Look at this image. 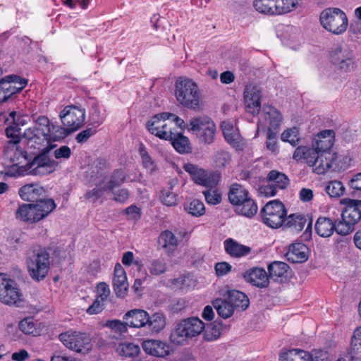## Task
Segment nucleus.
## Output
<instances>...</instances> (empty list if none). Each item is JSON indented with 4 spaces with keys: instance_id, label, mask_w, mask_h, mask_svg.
Instances as JSON below:
<instances>
[{
    "instance_id": "1",
    "label": "nucleus",
    "mask_w": 361,
    "mask_h": 361,
    "mask_svg": "<svg viewBox=\"0 0 361 361\" xmlns=\"http://www.w3.org/2000/svg\"><path fill=\"white\" fill-rule=\"evenodd\" d=\"M175 97L185 108L197 110L202 103L201 92L197 84L187 77L178 78L175 83Z\"/></svg>"
},
{
    "instance_id": "2",
    "label": "nucleus",
    "mask_w": 361,
    "mask_h": 361,
    "mask_svg": "<svg viewBox=\"0 0 361 361\" xmlns=\"http://www.w3.org/2000/svg\"><path fill=\"white\" fill-rule=\"evenodd\" d=\"M27 267L30 277L36 281L43 280L49 270V255L40 246H33L27 254Z\"/></svg>"
},
{
    "instance_id": "3",
    "label": "nucleus",
    "mask_w": 361,
    "mask_h": 361,
    "mask_svg": "<svg viewBox=\"0 0 361 361\" xmlns=\"http://www.w3.org/2000/svg\"><path fill=\"white\" fill-rule=\"evenodd\" d=\"M55 208L52 199L42 200L35 204H23L16 211V217L23 221L35 223L45 218Z\"/></svg>"
},
{
    "instance_id": "4",
    "label": "nucleus",
    "mask_w": 361,
    "mask_h": 361,
    "mask_svg": "<svg viewBox=\"0 0 361 361\" xmlns=\"http://www.w3.org/2000/svg\"><path fill=\"white\" fill-rule=\"evenodd\" d=\"M187 130L195 133L201 143L210 145L214 141L216 127L209 117L198 116L190 119Z\"/></svg>"
},
{
    "instance_id": "5",
    "label": "nucleus",
    "mask_w": 361,
    "mask_h": 361,
    "mask_svg": "<svg viewBox=\"0 0 361 361\" xmlns=\"http://www.w3.org/2000/svg\"><path fill=\"white\" fill-rule=\"evenodd\" d=\"M204 322L197 317L183 320L171 332L170 339L175 344H183L188 339L200 335L204 329Z\"/></svg>"
},
{
    "instance_id": "6",
    "label": "nucleus",
    "mask_w": 361,
    "mask_h": 361,
    "mask_svg": "<svg viewBox=\"0 0 361 361\" xmlns=\"http://www.w3.org/2000/svg\"><path fill=\"white\" fill-rule=\"evenodd\" d=\"M0 301L18 307L24 306L25 302L17 282L4 273H0Z\"/></svg>"
},
{
    "instance_id": "7",
    "label": "nucleus",
    "mask_w": 361,
    "mask_h": 361,
    "mask_svg": "<svg viewBox=\"0 0 361 361\" xmlns=\"http://www.w3.org/2000/svg\"><path fill=\"white\" fill-rule=\"evenodd\" d=\"M335 133L332 130H324L313 138L312 146L324 162L329 164V169L336 159V152L333 150Z\"/></svg>"
},
{
    "instance_id": "8",
    "label": "nucleus",
    "mask_w": 361,
    "mask_h": 361,
    "mask_svg": "<svg viewBox=\"0 0 361 361\" xmlns=\"http://www.w3.org/2000/svg\"><path fill=\"white\" fill-rule=\"evenodd\" d=\"M49 126V118L44 116H40L35 121V126L25 130L23 136L27 140V144L30 147L41 149L47 146Z\"/></svg>"
},
{
    "instance_id": "9",
    "label": "nucleus",
    "mask_w": 361,
    "mask_h": 361,
    "mask_svg": "<svg viewBox=\"0 0 361 361\" xmlns=\"http://www.w3.org/2000/svg\"><path fill=\"white\" fill-rule=\"evenodd\" d=\"M320 22L323 27L335 35L343 33L348 27L345 13L339 8H326L320 14Z\"/></svg>"
},
{
    "instance_id": "10",
    "label": "nucleus",
    "mask_w": 361,
    "mask_h": 361,
    "mask_svg": "<svg viewBox=\"0 0 361 361\" xmlns=\"http://www.w3.org/2000/svg\"><path fill=\"white\" fill-rule=\"evenodd\" d=\"M293 158L296 161L304 160L317 174H324L329 170V164L324 162L312 146V147L305 146L297 147L293 153Z\"/></svg>"
},
{
    "instance_id": "11",
    "label": "nucleus",
    "mask_w": 361,
    "mask_h": 361,
    "mask_svg": "<svg viewBox=\"0 0 361 361\" xmlns=\"http://www.w3.org/2000/svg\"><path fill=\"white\" fill-rule=\"evenodd\" d=\"M263 222L272 228H276L283 225L286 212L284 205L278 200L268 202L262 209Z\"/></svg>"
},
{
    "instance_id": "12",
    "label": "nucleus",
    "mask_w": 361,
    "mask_h": 361,
    "mask_svg": "<svg viewBox=\"0 0 361 361\" xmlns=\"http://www.w3.org/2000/svg\"><path fill=\"white\" fill-rule=\"evenodd\" d=\"M147 130L160 139L171 138L173 128L170 113L164 112L153 116L147 123Z\"/></svg>"
},
{
    "instance_id": "13",
    "label": "nucleus",
    "mask_w": 361,
    "mask_h": 361,
    "mask_svg": "<svg viewBox=\"0 0 361 361\" xmlns=\"http://www.w3.org/2000/svg\"><path fill=\"white\" fill-rule=\"evenodd\" d=\"M59 340L66 347L77 353L85 354L92 348L90 338L84 333L68 331L61 334Z\"/></svg>"
},
{
    "instance_id": "14",
    "label": "nucleus",
    "mask_w": 361,
    "mask_h": 361,
    "mask_svg": "<svg viewBox=\"0 0 361 361\" xmlns=\"http://www.w3.org/2000/svg\"><path fill=\"white\" fill-rule=\"evenodd\" d=\"M38 149L42 152L36 156L30 164L28 173L32 176H42L55 171L58 164L49 156V151L43 149V147Z\"/></svg>"
},
{
    "instance_id": "15",
    "label": "nucleus",
    "mask_w": 361,
    "mask_h": 361,
    "mask_svg": "<svg viewBox=\"0 0 361 361\" xmlns=\"http://www.w3.org/2000/svg\"><path fill=\"white\" fill-rule=\"evenodd\" d=\"M183 169L190 174L195 183L203 187H215L220 180L219 173L207 171L193 164H185Z\"/></svg>"
},
{
    "instance_id": "16",
    "label": "nucleus",
    "mask_w": 361,
    "mask_h": 361,
    "mask_svg": "<svg viewBox=\"0 0 361 361\" xmlns=\"http://www.w3.org/2000/svg\"><path fill=\"white\" fill-rule=\"evenodd\" d=\"M59 117L63 125L73 132L83 125L85 119V111L75 106H67L60 113Z\"/></svg>"
},
{
    "instance_id": "17",
    "label": "nucleus",
    "mask_w": 361,
    "mask_h": 361,
    "mask_svg": "<svg viewBox=\"0 0 361 361\" xmlns=\"http://www.w3.org/2000/svg\"><path fill=\"white\" fill-rule=\"evenodd\" d=\"M331 62L339 69L348 71L354 68V56L353 51L347 46L335 47L330 54Z\"/></svg>"
},
{
    "instance_id": "18",
    "label": "nucleus",
    "mask_w": 361,
    "mask_h": 361,
    "mask_svg": "<svg viewBox=\"0 0 361 361\" xmlns=\"http://www.w3.org/2000/svg\"><path fill=\"white\" fill-rule=\"evenodd\" d=\"M283 117L280 111L272 106H264L260 115L259 123L269 131L276 130L281 125Z\"/></svg>"
},
{
    "instance_id": "19",
    "label": "nucleus",
    "mask_w": 361,
    "mask_h": 361,
    "mask_svg": "<svg viewBox=\"0 0 361 361\" xmlns=\"http://www.w3.org/2000/svg\"><path fill=\"white\" fill-rule=\"evenodd\" d=\"M341 203L345 205L342 212V219L349 221L353 226L361 219V200L345 198Z\"/></svg>"
},
{
    "instance_id": "20",
    "label": "nucleus",
    "mask_w": 361,
    "mask_h": 361,
    "mask_svg": "<svg viewBox=\"0 0 361 361\" xmlns=\"http://www.w3.org/2000/svg\"><path fill=\"white\" fill-rule=\"evenodd\" d=\"M247 109L252 114H258L261 109V90L257 85L249 84L244 91Z\"/></svg>"
},
{
    "instance_id": "21",
    "label": "nucleus",
    "mask_w": 361,
    "mask_h": 361,
    "mask_svg": "<svg viewBox=\"0 0 361 361\" xmlns=\"http://www.w3.org/2000/svg\"><path fill=\"white\" fill-rule=\"evenodd\" d=\"M113 287L118 297L123 298L126 295L128 283L126 271L120 264H116L114 267Z\"/></svg>"
},
{
    "instance_id": "22",
    "label": "nucleus",
    "mask_w": 361,
    "mask_h": 361,
    "mask_svg": "<svg viewBox=\"0 0 361 361\" xmlns=\"http://www.w3.org/2000/svg\"><path fill=\"white\" fill-rule=\"evenodd\" d=\"M245 280L258 288H265L269 283V276L262 268L255 267L243 274Z\"/></svg>"
},
{
    "instance_id": "23",
    "label": "nucleus",
    "mask_w": 361,
    "mask_h": 361,
    "mask_svg": "<svg viewBox=\"0 0 361 361\" xmlns=\"http://www.w3.org/2000/svg\"><path fill=\"white\" fill-rule=\"evenodd\" d=\"M226 252L232 257L241 258L250 254L252 248L240 244L233 238H228L224 242Z\"/></svg>"
},
{
    "instance_id": "24",
    "label": "nucleus",
    "mask_w": 361,
    "mask_h": 361,
    "mask_svg": "<svg viewBox=\"0 0 361 361\" xmlns=\"http://www.w3.org/2000/svg\"><path fill=\"white\" fill-rule=\"evenodd\" d=\"M142 348L146 353L157 357H165L169 355L171 351L169 345L157 340L145 341L142 343Z\"/></svg>"
},
{
    "instance_id": "25",
    "label": "nucleus",
    "mask_w": 361,
    "mask_h": 361,
    "mask_svg": "<svg viewBox=\"0 0 361 361\" xmlns=\"http://www.w3.org/2000/svg\"><path fill=\"white\" fill-rule=\"evenodd\" d=\"M148 313L140 309H135L126 312L123 319L130 327L141 328L147 326L148 322Z\"/></svg>"
},
{
    "instance_id": "26",
    "label": "nucleus",
    "mask_w": 361,
    "mask_h": 361,
    "mask_svg": "<svg viewBox=\"0 0 361 361\" xmlns=\"http://www.w3.org/2000/svg\"><path fill=\"white\" fill-rule=\"evenodd\" d=\"M307 247L303 243H293L289 246L286 257L293 263H302L307 259Z\"/></svg>"
},
{
    "instance_id": "27",
    "label": "nucleus",
    "mask_w": 361,
    "mask_h": 361,
    "mask_svg": "<svg viewBox=\"0 0 361 361\" xmlns=\"http://www.w3.org/2000/svg\"><path fill=\"white\" fill-rule=\"evenodd\" d=\"M72 131L67 127L51 123L49 126V132L47 135V146H44L43 149L50 151L52 149L51 141H58L67 137Z\"/></svg>"
},
{
    "instance_id": "28",
    "label": "nucleus",
    "mask_w": 361,
    "mask_h": 361,
    "mask_svg": "<svg viewBox=\"0 0 361 361\" xmlns=\"http://www.w3.org/2000/svg\"><path fill=\"white\" fill-rule=\"evenodd\" d=\"M125 180V175L121 171H116L110 178H105L97 185L102 189V192L111 191L116 186L120 185Z\"/></svg>"
},
{
    "instance_id": "29",
    "label": "nucleus",
    "mask_w": 361,
    "mask_h": 361,
    "mask_svg": "<svg viewBox=\"0 0 361 361\" xmlns=\"http://www.w3.org/2000/svg\"><path fill=\"white\" fill-rule=\"evenodd\" d=\"M44 192V188L38 184H27L19 190V195L25 201H32Z\"/></svg>"
},
{
    "instance_id": "30",
    "label": "nucleus",
    "mask_w": 361,
    "mask_h": 361,
    "mask_svg": "<svg viewBox=\"0 0 361 361\" xmlns=\"http://www.w3.org/2000/svg\"><path fill=\"white\" fill-rule=\"evenodd\" d=\"M225 140L233 146H238L241 137L238 129L229 121H223L221 125Z\"/></svg>"
},
{
    "instance_id": "31",
    "label": "nucleus",
    "mask_w": 361,
    "mask_h": 361,
    "mask_svg": "<svg viewBox=\"0 0 361 361\" xmlns=\"http://www.w3.org/2000/svg\"><path fill=\"white\" fill-rule=\"evenodd\" d=\"M212 305L216 310L218 314L224 319L231 317L234 313L235 309L226 297L225 298L215 299L212 302Z\"/></svg>"
},
{
    "instance_id": "32",
    "label": "nucleus",
    "mask_w": 361,
    "mask_h": 361,
    "mask_svg": "<svg viewBox=\"0 0 361 361\" xmlns=\"http://www.w3.org/2000/svg\"><path fill=\"white\" fill-rule=\"evenodd\" d=\"M226 298L231 303L233 308L240 307L245 310L249 306V299L243 292L232 290L228 291Z\"/></svg>"
},
{
    "instance_id": "33",
    "label": "nucleus",
    "mask_w": 361,
    "mask_h": 361,
    "mask_svg": "<svg viewBox=\"0 0 361 361\" xmlns=\"http://www.w3.org/2000/svg\"><path fill=\"white\" fill-rule=\"evenodd\" d=\"M167 140L171 141L173 147L180 153H187L190 149L189 139L181 133L173 132L171 138Z\"/></svg>"
},
{
    "instance_id": "34",
    "label": "nucleus",
    "mask_w": 361,
    "mask_h": 361,
    "mask_svg": "<svg viewBox=\"0 0 361 361\" xmlns=\"http://www.w3.org/2000/svg\"><path fill=\"white\" fill-rule=\"evenodd\" d=\"M315 230L319 235L327 238L333 234L334 224L329 218L320 217L316 222Z\"/></svg>"
},
{
    "instance_id": "35",
    "label": "nucleus",
    "mask_w": 361,
    "mask_h": 361,
    "mask_svg": "<svg viewBox=\"0 0 361 361\" xmlns=\"http://www.w3.org/2000/svg\"><path fill=\"white\" fill-rule=\"evenodd\" d=\"M305 217L301 214H292L284 220V226L291 228L295 232L301 231L305 224Z\"/></svg>"
},
{
    "instance_id": "36",
    "label": "nucleus",
    "mask_w": 361,
    "mask_h": 361,
    "mask_svg": "<svg viewBox=\"0 0 361 361\" xmlns=\"http://www.w3.org/2000/svg\"><path fill=\"white\" fill-rule=\"evenodd\" d=\"M310 355L308 352L292 349L280 355L279 361H310Z\"/></svg>"
},
{
    "instance_id": "37",
    "label": "nucleus",
    "mask_w": 361,
    "mask_h": 361,
    "mask_svg": "<svg viewBox=\"0 0 361 361\" xmlns=\"http://www.w3.org/2000/svg\"><path fill=\"white\" fill-rule=\"evenodd\" d=\"M228 195L231 203H236L242 198H244L245 200L250 196L248 191L238 183H233L231 185Z\"/></svg>"
},
{
    "instance_id": "38",
    "label": "nucleus",
    "mask_w": 361,
    "mask_h": 361,
    "mask_svg": "<svg viewBox=\"0 0 361 361\" xmlns=\"http://www.w3.org/2000/svg\"><path fill=\"white\" fill-rule=\"evenodd\" d=\"M324 190L330 197L338 198L343 195L345 188L340 180H331L326 183Z\"/></svg>"
},
{
    "instance_id": "39",
    "label": "nucleus",
    "mask_w": 361,
    "mask_h": 361,
    "mask_svg": "<svg viewBox=\"0 0 361 361\" xmlns=\"http://www.w3.org/2000/svg\"><path fill=\"white\" fill-rule=\"evenodd\" d=\"M268 180L276 189H284L288 185L289 180L288 177L282 173L276 171H271L268 174Z\"/></svg>"
},
{
    "instance_id": "40",
    "label": "nucleus",
    "mask_w": 361,
    "mask_h": 361,
    "mask_svg": "<svg viewBox=\"0 0 361 361\" xmlns=\"http://www.w3.org/2000/svg\"><path fill=\"white\" fill-rule=\"evenodd\" d=\"M147 325L152 332L158 333L161 331L166 325V318L161 313L157 312L151 317L148 315Z\"/></svg>"
},
{
    "instance_id": "41",
    "label": "nucleus",
    "mask_w": 361,
    "mask_h": 361,
    "mask_svg": "<svg viewBox=\"0 0 361 361\" xmlns=\"http://www.w3.org/2000/svg\"><path fill=\"white\" fill-rule=\"evenodd\" d=\"M297 5V0H274L275 15L289 13L295 9Z\"/></svg>"
},
{
    "instance_id": "42",
    "label": "nucleus",
    "mask_w": 361,
    "mask_h": 361,
    "mask_svg": "<svg viewBox=\"0 0 361 361\" xmlns=\"http://www.w3.org/2000/svg\"><path fill=\"white\" fill-rule=\"evenodd\" d=\"M206 189L202 191L205 201L208 204L216 205L221 202V192L215 187H204Z\"/></svg>"
},
{
    "instance_id": "43",
    "label": "nucleus",
    "mask_w": 361,
    "mask_h": 361,
    "mask_svg": "<svg viewBox=\"0 0 361 361\" xmlns=\"http://www.w3.org/2000/svg\"><path fill=\"white\" fill-rule=\"evenodd\" d=\"M245 200L242 206L238 207L237 213L247 217H252L257 212V205L250 196Z\"/></svg>"
},
{
    "instance_id": "44",
    "label": "nucleus",
    "mask_w": 361,
    "mask_h": 361,
    "mask_svg": "<svg viewBox=\"0 0 361 361\" xmlns=\"http://www.w3.org/2000/svg\"><path fill=\"white\" fill-rule=\"evenodd\" d=\"M116 352L121 356L133 357L138 355L140 347L131 343H120L116 348Z\"/></svg>"
},
{
    "instance_id": "45",
    "label": "nucleus",
    "mask_w": 361,
    "mask_h": 361,
    "mask_svg": "<svg viewBox=\"0 0 361 361\" xmlns=\"http://www.w3.org/2000/svg\"><path fill=\"white\" fill-rule=\"evenodd\" d=\"M288 268L289 267L286 263L276 261L269 265L268 271L270 277L277 279L284 276L287 273Z\"/></svg>"
},
{
    "instance_id": "46",
    "label": "nucleus",
    "mask_w": 361,
    "mask_h": 361,
    "mask_svg": "<svg viewBox=\"0 0 361 361\" xmlns=\"http://www.w3.org/2000/svg\"><path fill=\"white\" fill-rule=\"evenodd\" d=\"M253 6L255 10L263 14L275 15L274 0H255Z\"/></svg>"
},
{
    "instance_id": "47",
    "label": "nucleus",
    "mask_w": 361,
    "mask_h": 361,
    "mask_svg": "<svg viewBox=\"0 0 361 361\" xmlns=\"http://www.w3.org/2000/svg\"><path fill=\"white\" fill-rule=\"evenodd\" d=\"M16 92V86L13 85L12 81H9L7 77L0 80V102L6 101Z\"/></svg>"
},
{
    "instance_id": "48",
    "label": "nucleus",
    "mask_w": 361,
    "mask_h": 361,
    "mask_svg": "<svg viewBox=\"0 0 361 361\" xmlns=\"http://www.w3.org/2000/svg\"><path fill=\"white\" fill-rule=\"evenodd\" d=\"M147 269L152 276H159L166 271V264L163 259L150 260L147 264Z\"/></svg>"
},
{
    "instance_id": "49",
    "label": "nucleus",
    "mask_w": 361,
    "mask_h": 361,
    "mask_svg": "<svg viewBox=\"0 0 361 361\" xmlns=\"http://www.w3.org/2000/svg\"><path fill=\"white\" fill-rule=\"evenodd\" d=\"M185 209L195 216H202L205 212L203 202L196 199L187 202L185 205Z\"/></svg>"
},
{
    "instance_id": "50",
    "label": "nucleus",
    "mask_w": 361,
    "mask_h": 361,
    "mask_svg": "<svg viewBox=\"0 0 361 361\" xmlns=\"http://www.w3.org/2000/svg\"><path fill=\"white\" fill-rule=\"evenodd\" d=\"M19 329L25 334L35 336L38 334L36 324L32 317L23 319L19 323Z\"/></svg>"
},
{
    "instance_id": "51",
    "label": "nucleus",
    "mask_w": 361,
    "mask_h": 361,
    "mask_svg": "<svg viewBox=\"0 0 361 361\" xmlns=\"http://www.w3.org/2000/svg\"><path fill=\"white\" fill-rule=\"evenodd\" d=\"M159 199L161 202L167 207L176 206L178 204L177 194L166 188L161 190Z\"/></svg>"
},
{
    "instance_id": "52",
    "label": "nucleus",
    "mask_w": 361,
    "mask_h": 361,
    "mask_svg": "<svg viewBox=\"0 0 361 361\" xmlns=\"http://www.w3.org/2000/svg\"><path fill=\"white\" fill-rule=\"evenodd\" d=\"M159 241L164 247H176L178 245L177 238L169 231H163L159 235Z\"/></svg>"
},
{
    "instance_id": "53",
    "label": "nucleus",
    "mask_w": 361,
    "mask_h": 361,
    "mask_svg": "<svg viewBox=\"0 0 361 361\" xmlns=\"http://www.w3.org/2000/svg\"><path fill=\"white\" fill-rule=\"evenodd\" d=\"M281 140L284 142H288L292 145H296L299 140V131L295 127L286 130L281 134Z\"/></svg>"
},
{
    "instance_id": "54",
    "label": "nucleus",
    "mask_w": 361,
    "mask_h": 361,
    "mask_svg": "<svg viewBox=\"0 0 361 361\" xmlns=\"http://www.w3.org/2000/svg\"><path fill=\"white\" fill-rule=\"evenodd\" d=\"M351 353L354 355H361V326L354 331L351 340Z\"/></svg>"
},
{
    "instance_id": "55",
    "label": "nucleus",
    "mask_w": 361,
    "mask_h": 361,
    "mask_svg": "<svg viewBox=\"0 0 361 361\" xmlns=\"http://www.w3.org/2000/svg\"><path fill=\"white\" fill-rule=\"evenodd\" d=\"M8 126L5 130L6 135L10 138V144H19L21 137L20 135V128L12 124H7Z\"/></svg>"
},
{
    "instance_id": "56",
    "label": "nucleus",
    "mask_w": 361,
    "mask_h": 361,
    "mask_svg": "<svg viewBox=\"0 0 361 361\" xmlns=\"http://www.w3.org/2000/svg\"><path fill=\"white\" fill-rule=\"evenodd\" d=\"M350 159L347 156H338L336 153V159L329 169L334 171H340L346 169L350 166Z\"/></svg>"
},
{
    "instance_id": "57",
    "label": "nucleus",
    "mask_w": 361,
    "mask_h": 361,
    "mask_svg": "<svg viewBox=\"0 0 361 361\" xmlns=\"http://www.w3.org/2000/svg\"><path fill=\"white\" fill-rule=\"evenodd\" d=\"M140 154L142 158L143 166L151 172L154 171L156 169V165L142 145L140 147Z\"/></svg>"
},
{
    "instance_id": "58",
    "label": "nucleus",
    "mask_w": 361,
    "mask_h": 361,
    "mask_svg": "<svg viewBox=\"0 0 361 361\" xmlns=\"http://www.w3.org/2000/svg\"><path fill=\"white\" fill-rule=\"evenodd\" d=\"M189 278L185 276H180L178 278L170 279L168 286L173 289H185L189 284Z\"/></svg>"
},
{
    "instance_id": "59",
    "label": "nucleus",
    "mask_w": 361,
    "mask_h": 361,
    "mask_svg": "<svg viewBox=\"0 0 361 361\" xmlns=\"http://www.w3.org/2000/svg\"><path fill=\"white\" fill-rule=\"evenodd\" d=\"M221 335V327L216 324L208 326L204 333V338L207 341L217 339Z\"/></svg>"
},
{
    "instance_id": "60",
    "label": "nucleus",
    "mask_w": 361,
    "mask_h": 361,
    "mask_svg": "<svg viewBox=\"0 0 361 361\" xmlns=\"http://www.w3.org/2000/svg\"><path fill=\"white\" fill-rule=\"evenodd\" d=\"M353 229L354 226L349 221H343V219L334 224V231L341 235L349 234Z\"/></svg>"
},
{
    "instance_id": "61",
    "label": "nucleus",
    "mask_w": 361,
    "mask_h": 361,
    "mask_svg": "<svg viewBox=\"0 0 361 361\" xmlns=\"http://www.w3.org/2000/svg\"><path fill=\"white\" fill-rule=\"evenodd\" d=\"M5 123L20 128V126H24L26 121L23 116L17 114L16 111H11L9 113L8 116L6 118Z\"/></svg>"
},
{
    "instance_id": "62",
    "label": "nucleus",
    "mask_w": 361,
    "mask_h": 361,
    "mask_svg": "<svg viewBox=\"0 0 361 361\" xmlns=\"http://www.w3.org/2000/svg\"><path fill=\"white\" fill-rule=\"evenodd\" d=\"M90 118L91 123L92 124L99 126L104 121V118L101 114V111L97 106V104H94L92 106L90 112Z\"/></svg>"
},
{
    "instance_id": "63",
    "label": "nucleus",
    "mask_w": 361,
    "mask_h": 361,
    "mask_svg": "<svg viewBox=\"0 0 361 361\" xmlns=\"http://www.w3.org/2000/svg\"><path fill=\"white\" fill-rule=\"evenodd\" d=\"M231 160L230 155L225 151L217 152L214 155V161L219 167L226 166Z\"/></svg>"
},
{
    "instance_id": "64",
    "label": "nucleus",
    "mask_w": 361,
    "mask_h": 361,
    "mask_svg": "<svg viewBox=\"0 0 361 361\" xmlns=\"http://www.w3.org/2000/svg\"><path fill=\"white\" fill-rule=\"evenodd\" d=\"M109 295L110 289L109 286L104 282L99 283L97 286V298L106 301Z\"/></svg>"
}]
</instances>
